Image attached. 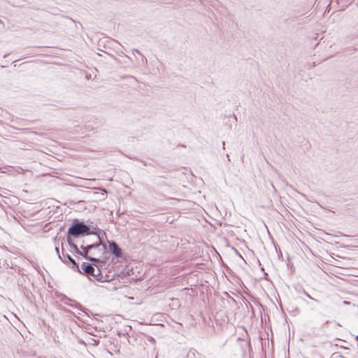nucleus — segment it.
<instances>
[{
  "label": "nucleus",
  "mask_w": 358,
  "mask_h": 358,
  "mask_svg": "<svg viewBox=\"0 0 358 358\" xmlns=\"http://www.w3.org/2000/svg\"><path fill=\"white\" fill-rule=\"evenodd\" d=\"M158 222L162 223H169L171 224L173 222V219L172 217L167 216L164 213H161L160 215H158Z\"/></svg>",
  "instance_id": "20e7f679"
},
{
  "label": "nucleus",
  "mask_w": 358,
  "mask_h": 358,
  "mask_svg": "<svg viewBox=\"0 0 358 358\" xmlns=\"http://www.w3.org/2000/svg\"><path fill=\"white\" fill-rule=\"evenodd\" d=\"M157 326H162V327H164V324H161V323H158V324H157Z\"/></svg>",
  "instance_id": "4468645a"
},
{
  "label": "nucleus",
  "mask_w": 358,
  "mask_h": 358,
  "mask_svg": "<svg viewBox=\"0 0 358 358\" xmlns=\"http://www.w3.org/2000/svg\"><path fill=\"white\" fill-rule=\"evenodd\" d=\"M109 249L117 257H122V250L119 248V246L117 245L115 242H110L109 243Z\"/></svg>",
  "instance_id": "7ed1b4c3"
},
{
  "label": "nucleus",
  "mask_w": 358,
  "mask_h": 358,
  "mask_svg": "<svg viewBox=\"0 0 358 358\" xmlns=\"http://www.w3.org/2000/svg\"><path fill=\"white\" fill-rule=\"evenodd\" d=\"M344 304H350V303L349 301H344L343 302Z\"/></svg>",
  "instance_id": "f8f14e48"
},
{
  "label": "nucleus",
  "mask_w": 358,
  "mask_h": 358,
  "mask_svg": "<svg viewBox=\"0 0 358 358\" xmlns=\"http://www.w3.org/2000/svg\"><path fill=\"white\" fill-rule=\"evenodd\" d=\"M337 325L339 327H342V324H341L340 323H337Z\"/></svg>",
  "instance_id": "2eb2a0df"
},
{
  "label": "nucleus",
  "mask_w": 358,
  "mask_h": 358,
  "mask_svg": "<svg viewBox=\"0 0 358 358\" xmlns=\"http://www.w3.org/2000/svg\"><path fill=\"white\" fill-rule=\"evenodd\" d=\"M357 346H358V343H357Z\"/></svg>",
  "instance_id": "6ab92c4d"
},
{
  "label": "nucleus",
  "mask_w": 358,
  "mask_h": 358,
  "mask_svg": "<svg viewBox=\"0 0 358 358\" xmlns=\"http://www.w3.org/2000/svg\"><path fill=\"white\" fill-rule=\"evenodd\" d=\"M335 346H336V347H338V348H341V349H345V350L348 349L347 347H345V346H343V345H340V346H339L338 344H335Z\"/></svg>",
  "instance_id": "1a4fd4ad"
},
{
  "label": "nucleus",
  "mask_w": 358,
  "mask_h": 358,
  "mask_svg": "<svg viewBox=\"0 0 358 358\" xmlns=\"http://www.w3.org/2000/svg\"><path fill=\"white\" fill-rule=\"evenodd\" d=\"M355 340H356L357 341H358V336H357L355 337Z\"/></svg>",
  "instance_id": "dca6fc26"
},
{
  "label": "nucleus",
  "mask_w": 358,
  "mask_h": 358,
  "mask_svg": "<svg viewBox=\"0 0 358 358\" xmlns=\"http://www.w3.org/2000/svg\"><path fill=\"white\" fill-rule=\"evenodd\" d=\"M206 315L208 317L209 320H212V318H213V319H216V316H217V315L212 314V315Z\"/></svg>",
  "instance_id": "6e6552de"
},
{
  "label": "nucleus",
  "mask_w": 358,
  "mask_h": 358,
  "mask_svg": "<svg viewBox=\"0 0 358 358\" xmlns=\"http://www.w3.org/2000/svg\"><path fill=\"white\" fill-rule=\"evenodd\" d=\"M286 316H287V315H286V314H284V315H283V318L285 319V321L286 322H287V317H286Z\"/></svg>",
  "instance_id": "9d476101"
},
{
  "label": "nucleus",
  "mask_w": 358,
  "mask_h": 358,
  "mask_svg": "<svg viewBox=\"0 0 358 358\" xmlns=\"http://www.w3.org/2000/svg\"><path fill=\"white\" fill-rule=\"evenodd\" d=\"M88 231L89 228L85 224L83 223H77L71 227L69 229L68 232L72 236H78L80 234L87 233Z\"/></svg>",
  "instance_id": "f03ea898"
},
{
  "label": "nucleus",
  "mask_w": 358,
  "mask_h": 358,
  "mask_svg": "<svg viewBox=\"0 0 358 358\" xmlns=\"http://www.w3.org/2000/svg\"><path fill=\"white\" fill-rule=\"evenodd\" d=\"M222 146H223V148H224V149L225 148H224V146H225V143H224V141H223V142H222Z\"/></svg>",
  "instance_id": "ddd939ff"
},
{
  "label": "nucleus",
  "mask_w": 358,
  "mask_h": 358,
  "mask_svg": "<svg viewBox=\"0 0 358 358\" xmlns=\"http://www.w3.org/2000/svg\"><path fill=\"white\" fill-rule=\"evenodd\" d=\"M68 258H69V261H70V262H71L73 265L77 266V264H76V261H75L73 258H71L70 256H68Z\"/></svg>",
  "instance_id": "0eeeda50"
},
{
  "label": "nucleus",
  "mask_w": 358,
  "mask_h": 358,
  "mask_svg": "<svg viewBox=\"0 0 358 358\" xmlns=\"http://www.w3.org/2000/svg\"><path fill=\"white\" fill-rule=\"evenodd\" d=\"M261 315V320L262 321H263V320L266 321V317H268V319H269V315L265 314V315Z\"/></svg>",
  "instance_id": "423d86ee"
},
{
  "label": "nucleus",
  "mask_w": 358,
  "mask_h": 358,
  "mask_svg": "<svg viewBox=\"0 0 358 358\" xmlns=\"http://www.w3.org/2000/svg\"><path fill=\"white\" fill-rule=\"evenodd\" d=\"M161 192L162 196L166 201H170L171 204H175L179 201L178 199H176L174 196L176 194L175 190L172 189L169 186L162 185L161 186Z\"/></svg>",
  "instance_id": "f257e3e1"
},
{
  "label": "nucleus",
  "mask_w": 358,
  "mask_h": 358,
  "mask_svg": "<svg viewBox=\"0 0 358 358\" xmlns=\"http://www.w3.org/2000/svg\"><path fill=\"white\" fill-rule=\"evenodd\" d=\"M172 301H176V302H178V299H176V300H174V299H172Z\"/></svg>",
  "instance_id": "f3484780"
},
{
  "label": "nucleus",
  "mask_w": 358,
  "mask_h": 358,
  "mask_svg": "<svg viewBox=\"0 0 358 358\" xmlns=\"http://www.w3.org/2000/svg\"><path fill=\"white\" fill-rule=\"evenodd\" d=\"M82 268L85 273L92 275H94V268L92 265L87 263H83L82 265Z\"/></svg>",
  "instance_id": "39448f33"
},
{
  "label": "nucleus",
  "mask_w": 358,
  "mask_h": 358,
  "mask_svg": "<svg viewBox=\"0 0 358 358\" xmlns=\"http://www.w3.org/2000/svg\"><path fill=\"white\" fill-rule=\"evenodd\" d=\"M357 308L358 309V307Z\"/></svg>",
  "instance_id": "a211bd4d"
},
{
  "label": "nucleus",
  "mask_w": 358,
  "mask_h": 358,
  "mask_svg": "<svg viewBox=\"0 0 358 358\" xmlns=\"http://www.w3.org/2000/svg\"><path fill=\"white\" fill-rule=\"evenodd\" d=\"M304 294L310 299H313L308 293L304 291Z\"/></svg>",
  "instance_id": "9b49d317"
}]
</instances>
